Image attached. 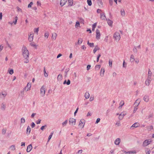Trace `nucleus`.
I'll use <instances>...</instances> for the list:
<instances>
[{
	"label": "nucleus",
	"instance_id": "51",
	"mask_svg": "<svg viewBox=\"0 0 154 154\" xmlns=\"http://www.w3.org/2000/svg\"><path fill=\"white\" fill-rule=\"evenodd\" d=\"M9 73L11 75L12 74L14 73V70H13L12 69H11L9 71Z\"/></svg>",
	"mask_w": 154,
	"mask_h": 154
},
{
	"label": "nucleus",
	"instance_id": "36",
	"mask_svg": "<svg viewBox=\"0 0 154 154\" xmlns=\"http://www.w3.org/2000/svg\"><path fill=\"white\" fill-rule=\"evenodd\" d=\"M97 26V23H95L92 26V31H94V29Z\"/></svg>",
	"mask_w": 154,
	"mask_h": 154
},
{
	"label": "nucleus",
	"instance_id": "62",
	"mask_svg": "<svg viewBox=\"0 0 154 154\" xmlns=\"http://www.w3.org/2000/svg\"><path fill=\"white\" fill-rule=\"evenodd\" d=\"M100 119L99 118H98L97 119L96 121V122L95 123L97 124L100 121Z\"/></svg>",
	"mask_w": 154,
	"mask_h": 154
},
{
	"label": "nucleus",
	"instance_id": "34",
	"mask_svg": "<svg viewBox=\"0 0 154 154\" xmlns=\"http://www.w3.org/2000/svg\"><path fill=\"white\" fill-rule=\"evenodd\" d=\"M121 15L123 17L125 15V13L124 9H122L121 10Z\"/></svg>",
	"mask_w": 154,
	"mask_h": 154
},
{
	"label": "nucleus",
	"instance_id": "47",
	"mask_svg": "<svg viewBox=\"0 0 154 154\" xmlns=\"http://www.w3.org/2000/svg\"><path fill=\"white\" fill-rule=\"evenodd\" d=\"M98 4L102 5L103 4V3L102 1V0H98Z\"/></svg>",
	"mask_w": 154,
	"mask_h": 154
},
{
	"label": "nucleus",
	"instance_id": "32",
	"mask_svg": "<svg viewBox=\"0 0 154 154\" xmlns=\"http://www.w3.org/2000/svg\"><path fill=\"white\" fill-rule=\"evenodd\" d=\"M31 131V128L29 126H28L26 129V134H29Z\"/></svg>",
	"mask_w": 154,
	"mask_h": 154
},
{
	"label": "nucleus",
	"instance_id": "2",
	"mask_svg": "<svg viewBox=\"0 0 154 154\" xmlns=\"http://www.w3.org/2000/svg\"><path fill=\"white\" fill-rule=\"evenodd\" d=\"M152 140L151 139H146L143 142L142 146L143 147H146L150 144L152 142Z\"/></svg>",
	"mask_w": 154,
	"mask_h": 154
},
{
	"label": "nucleus",
	"instance_id": "64",
	"mask_svg": "<svg viewBox=\"0 0 154 154\" xmlns=\"http://www.w3.org/2000/svg\"><path fill=\"white\" fill-rule=\"evenodd\" d=\"M91 67V66L90 65H88L87 66V70H89Z\"/></svg>",
	"mask_w": 154,
	"mask_h": 154
},
{
	"label": "nucleus",
	"instance_id": "59",
	"mask_svg": "<svg viewBox=\"0 0 154 154\" xmlns=\"http://www.w3.org/2000/svg\"><path fill=\"white\" fill-rule=\"evenodd\" d=\"M79 19L80 21L82 23H83L84 21V19L82 18H79Z\"/></svg>",
	"mask_w": 154,
	"mask_h": 154
},
{
	"label": "nucleus",
	"instance_id": "42",
	"mask_svg": "<svg viewBox=\"0 0 154 154\" xmlns=\"http://www.w3.org/2000/svg\"><path fill=\"white\" fill-rule=\"evenodd\" d=\"M11 149L12 150H15V146L14 145H11L10 147Z\"/></svg>",
	"mask_w": 154,
	"mask_h": 154
},
{
	"label": "nucleus",
	"instance_id": "54",
	"mask_svg": "<svg viewBox=\"0 0 154 154\" xmlns=\"http://www.w3.org/2000/svg\"><path fill=\"white\" fill-rule=\"evenodd\" d=\"M80 25L78 21H77L76 22V24L75 25V27H77L79 26Z\"/></svg>",
	"mask_w": 154,
	"mask_h": 154
},
{
	"label": "nucleus",
	"instance_id": "48",
	"mask_svg": "<svg viewBox=\"0 0 154 154\" xmlns=\"http://www.w3.org/2000/svg\"><path fill=\"white\" fill-rule=\"evenodd\" d=\"M100 65H97L95 66V68L96 69H97L98 70L99 69L100 67Z\"/></svg>",
	"mask_w": 154,
	"mask_h": 154
},
{
	"label": "nucleus",
	"instance_id": "23",
	"mask_svg": "<svg viewBox=\"0 0 154 154\" xmlns=\"http://www.w3.org/2000/svg\"><path fill=\"white\" fill-rule=\"evenodd\" d=\"M90 96V94L88 92H86L85 94V97L86 99H88L89 98Z\"/></svg>",
	"mask_w": 154,
	"mask_h": 154
},
{
	"label": "nucleus",
	"instance_id": "19",
	"mask_svg": "<svg viewBox=\"0 0 154 154\" xmlns=\"http://www.w3.org/2000/svg\"><path fill=\"white\" fill-rule=\"evenodd\" d=\"M69 4L68 6H71L73 5V0H67Z\"/></svg>",
	"mask_w": 154,
	"mask_h": 154
},
{
	"label": "nucleus",
	"instance_id": "38",
	"mask_svg": "<svg viewBox=\"0 0 154 154\" xmlns=\"http://www.w3.org/2000/svg\"><path fill=\"white\" fill-rule=\"evenodd\" d=\"M53 132H52L51 133L50 135L49 136L48 139V141H49L50 140L51 138L53 135Z\"/></svg>",
	"mask_w": 154,
	"mask_h": 154
},
{
	"label": "nucleus",
	"instance_id": "1",
	"mask_svg": "<svg viewBox=\"0 0 154 154\" xmlns=\"http://www.w3.org/2000/svg\"><path fill=\"white\" fill-rule=\"evenodd\" d=\"M22 53L24 58L25 59V60L24 61L25 63H27L29 62V54L28 50L24 46L22 47Z\"/></svg>",
	"mask_w": 154,
	"mask_h": 154
},
{
	"label": "nucleus",
	"instance_id": "10",
	"mask_svg": "<svg viewBox=\"0 0 154 154\" xmlns=\"http://www.w3.org/2000/svg\"><path fill=\"white\" fill-rule=\"evenodd\" d=\"M69 124H72L74 125L75 124V119L72 118H70L69 119Z\"/></svg>",
	"mask_w": 154,
	"mask_h": 154
},
{
	"label": "nucleus",
	"instance_id": "25",
	"mask_svg": "<svg viewBox=\"0 0 154 154\" xmlns=\"http://www.w3.org/2000/svg\"><path fill=\"white\" fill-rule=\"evenodd\" d=\"M57 34L56 33H54L52 34L51 38L53 40H55L56 39Z\"/></svg>",
	"mask_w": 154,
	"mask_h": 154
},
{
	"label": "nucleus",
	"instance_id": "49",
	"mask_svg": "<svg viewBox=\"0 0 154 154\" xmlns=\"http://www.w3.org/2000/svg\"><path fill=\"white\" fill-rule=\"evenodd\" d=\"M33 4V3L32 2H30V3L28 5V7L29 8H31Z\"/></svg>",
	"mask_w": 154,
	"mask_h": 154
},
{
	"label": "nucleus",
	"instance_id": "16",
	"mask_svg": "<svg viewBox=\"0 0 154 154\" xmlns=\"http://www.w3.org/2000/svg\"><path fill=\"white\" fill-rule=\"evenodd\" d=\"M105 72V69L103 68H102L100 72V75L102 76L103 77L104 76V73Z\"/></svg>",
	"mask_w": 154,
	"mask_h": 154
},
{
	"label": "nucleus",
	"instance_id": "37",
	"mask_svg": "<svg viewBox=\"0 0 154 154\" xmlns=\"http://www.w3.org/2000/svg\"><path fill=\"white\" fill-rule=\"evenodd\" d=\"M62 79V76L61 75L59 74L57 76V79L58 80H61Z\"/></svg>",
	"mask_w": 154,
	"mask_h": 154
},
{
	"label": "nucleus",
	"instance_id": "21",
	"mask_svg": "<svg viewBox=\"0 0 154 154\" xmlns=\"http://www.w3.org/2000/svg\"><path fill=\"white\" fill-rule=\"evenodd\" d=\"M83 42V39L82 38H79L78 41L77 43H75V45H80Z\"/></svg>",
	"mask_w": 154,
	"mask_h": 154
},
{
	"label": "nucleus",
	"instance_id": "3",
	"mask_svg": "<svg viewBox=\"0 0 154 154\" xmlns=\"http://www.w3.org/2000/svg\"><path fill=\"white\" fill-rule=\"evenodd\" d=\"M113 37L116 40L118 41H119L121 38L120 34L118 32H116L114 33Z\"/></svg>",
	"mask_w": 154,
	"mask_h": 154
},
{
	"label": "nucleus",
	"instance_id": "17",
	"mask_svg": "<svg viewBox=\"0 0 154 154\" xmlns=\"http://www.w3.org/2000/svg\"><path fill=\"white\" fill-rule=\"evenodd\" d=\"M121 140L120 138H117L115 140L114 143L116 145H118L119 144Z\"/></svg>",
	"mask_w": 154,
	"mask_h": 154
},
{
	"label": "nucleus",
	"instance_id": "53",
	"mask_svg": "<svg viewBox=\"0 0 154 154\" xmlns=\"http://www.w3.org/2000/svg\"><path fill=\"white\" fill-rule=\"evenodd\" d=\"M94 97L93 96H91L89 99L90 101H92L94 100Z\"/></svg>",
	"mask_w": 154,
	"mask_h": 154
},
{
	"label": "nucleus",
	"instance_id": "24",
	"mask_svg": "<svg viewBox=\"0 0 154 154\" xmlns=\"http://www.w3.org/2000/svg\"><path fill=\"white\" fill-rule=\"evenodd\" d=\"M100 18L103 20H105V19H106L104 13H102L100 14Z\"/></svg>",
	"mask_w": 154,
	"mask_h": 154
},
{
	"label": "nucleus",
	"instance_id": "46",
	"mask_svg": "<svg viewBox=\"0 0 154 154\" xmlns=\"http://www.w3.org/2000/svg\"><path fill=\"white\" fill-rule=\"evenodd\" d=\"M38 30H39V28H35L34 29V31L35 32L37 33V34L38 32Z\"/></svg>",
	"mask_w": 154,
	"mask_h": 154
},
{
	"label": "nucleus",
	"instance_id": "27",
	"mask_svg": "<svg viewBox=\"0 0 154 154\" xmlns=\"http://www.w3.org/2000/svg\"><path fill=\"white\" fill-rule=\"evenodd\" d=\"M106 20L107 21V22L109 26H112V24L113 23L112 21L109 19H106Z\"/></svg>",
	"mask_w": 154,
	"mask_h": 154
},
{
	"label": "nucleus",
	"instance_id": "31",
	"mask_svg": "<svg viewBox=\"0 0 154 154\" xmlns=\"http://www.w3.org/2000/svg\"><path fill=\"white\" fill-rule=\"evenodd\" d=\"M125 152L127 154H135L136 153V152L135 151H125Z\"/></svg>",
	"mask_w": 154,
	"mask_h": 154
},
{
	"label": "nucleus",
	"instance_id": "39",
	"mask_svg": "<svg viewBox=\"0 0 154 154\" xmlns=\"http://www.w3.org/2000/svg\"><path fill=\"white\" fill-rule=\"evenodd\" d=\"M25 119L22 117L21 119H20V123H24L25 122Z\"/></svg>",
	"mask_w": 154,
	"mask_h": 154
},
{
	"label": "nucleus",
	"instance_id": "14",
	"mask_svg": "<svg viewBox=\"0 0 154 154\" xmlns=\"http://www.w3.org/2000/svg\"><path fill=\"white\" fill-rule=\"evenodd\" d=\"M32 149V145L31 144L29 145L27 147L26 151L27 152H29Z\"/></svg>",
	"mask_w": 154,
	"mask_h": 154
},
{
	"label": "nucleus",
	"instance_id": "58",
	"mask_svg": "<svg viewBox=\"0 0 154 154\" xmlns=\"http://www.w3.org/2000/svg\"><path fill=\"white\" fill-rule=\"evenodd\" d=\"M35 126V124L34 122H32L31 124V127L32 128H34Z\"/></svg>",
	"mask_w": 154,
	"mask_h": 154
},
{
	"label": "nucleus",
	"instance_id": "52",
	"mask_svg": "<svg viewBox=\"0 0 154 154\" xmlns=\"http://www.w3.org/2000/svg\"><path fill=\"white\" fill-rule=\"evenodd\" d=\"M41 120L39 119L37 121H36L35 123L37 124H38L40 123Z\"/></svg>",
	"mask_w": 154,
	"mask_h": 154
},
{
	"label": "nucleus",
	"instance_id": "7",
	"mask_svg": "<svg viewBox=\"0 0 154 154\" xmlns=\"http://www.w3.org/2000/svg\"><path fill=\"white\" fill-rule=\"evenodd\" d=\"M85 123V121L84 119L81 120L79 125V127L83 128L84 127Z\"/></svg>",
	"mask_w": 154,
	"mask_h": 154
},
{
	"label": "nucleus",
	"instance_id": "9",
	"mask_svg": "<svg viewBox=\"0 0 154 154\" xmlns=\"http://www.w3.org/2000/svg\"><path fill=\"white\" fill-rule=\"evenodd\" d=\"M31 87V84L29 83H28L27 85L24 88V90L28 91L30 90V88Z\"/></svg>",
	"mask_w": 154,
	"mask_h": 154
},
{
	"label": "nucleus",
	"instance_id": "8",
	"mask_svg": "<svg viewBox=\"0 0 154 154\" xmlns=\"http://www.w3.org/2000/svg\"><path fill=\"white\" fill-rule=\"evenodd\" d=\"M100 34L99 30L97 29L96 30V38L97 39H99L100 38Z\"/></svg>",
	"mask_w": 154,
	"mask_h": 154
},
{
	"label": "nucleus",
	"instance_id": "20",
	"mask_svg": "<svg viewBox=\"0 0 154 154\" xmlns=\"http://www.w3.org/2000/svg\"><path fill=\"white\" fill-rule=\"evenodd\" d=\"M5 104L4 103H2L1 106V109L3 110H5Z\"/></svg>",
	"mask_w": 154,
	"mask_h": 154
},
{
	"label": "nucleus",
	"instance_id": "44",
	"mask_svg": "<svg viewBox=\"0 0 154 154\" xmlns=\"http://www.w3.org/2000/svg\"><path fill=\"white\" fill-rule=\"evenodd\" d=\"M133 52L135 53H137V48L136 47H134L133 48Z\"/></svg>",
	"mask_w": 154,
	"mask_h": 154
},
{
	"label": "nucleus",
	"instance_id": "40",
	"mask_svg": "<svg viewBox=\"0 0 154 154\" xmlns=\"http://www.w3.org/2000/svg\"><path fill=\"white\" fill-rule=\"evenodd\" d=\"M68 122L67 120H65L64 122L62 123V125L63 127L65 126L67 124Z\"/></svg>",
	"mask_w": 154,
	"mask_h": 154
},
{
	"label": "nucleus",
	"instance_id": "60",
	"mask_svg": "<svg viewBox=\"0 0 154 154\" xmlns=\"http://www.w3.org/2000/svg\"><path fill=\"white\" fill-rule=\"evenodd\" d=\"M24 90H24V89H23V90L21 91H20V94H21V95H23L24 94Z\"/></svg>",
	"mask_w": 154,
	"mask_h": 154
},
{
	"label": "nucleus",
	"instance_id": "41",
	"mask_svg": "<svg viewBox=\"0 0 154 154\" xmlns=\"http://www.w3.org/2000/svg\"><path fill=\"white\" fill-rule=\"evenodd\" d=\"M87 2L89 6H91L92 5V2L91 0H87Z\"/></svg>",
	"mask_w": 154,
	"mask_h": 154
},
{
	"label": "nucleus",
	"instance_id": "26",
	"mask_svg": "<svg viewBox=\"0 0 154 154\" xmlns=\"http://www.w3.org/2000/svg\"><path fill=\"white\" fill-rule=\"evenodd\" d=\"M140 101H139V103H137V106H136L134 107V109L133 110V112L134 113H135L136 112V111L137 110V109H138L137 107H138V106L139 105L140 103Z\"/></svg>",
	"mask_w": 154,
	"mask_h": 154
},
{
	"label": "nucleus",
	"instance_id": "6",
	"mask_svg": "<svg viewBox=\"0 0 154 154\" xmlns=\"http://www.w3.org/2000/svg\"><path fill=\"white\" fill-rule=\"evenodd\" d=\"M127 112H121L120 114L119 117V119L120 120H122L123 119L124 116L127 114Z\"/></svg>",
	"mask_w": 154,
	"mask_h": 154
},
{
	"label": "nucleus",
	"instance_id": "50",
	"mask_svg": "<svg viewBox=\"0 0 154 154\" xmlns=\"http://www.w3.org/2000/svg\"><path fill=\"white\" fill-rule=\"evenodd\" d=\"M112 61L111 60H109V65L111 67H112Z\"/></svg>",
	"mask_w": 154,
	"mask_h": 154
},
{
	"label": "nucleus",
	"instance_id": "30",
	"mask_svg": "<svg viewBox=\"0 0 154 154\" xmlns=\"http://www.w3.org/2000/svg\"><path fill=\"white\" fill-rule=\"evenodd\" d=\"M145 153L146 154H150L151 152L150 150L148 148L145 149Z\"/></svg>",
	"mask_w": 154,
	"mask_h": 154
},
{
	"label": "nucleus",
	"instance_id": "18",
	"mask_svg": "<svg viewBox=\"0 0 154 154\" xmlns=\"http://www.w3.org/2000/svg\"><path fill=\"white\" fill-rule=\"evenodd\" d=\"M67 2V0H61L60 5L61 6L64 5Z\"/></svg>",
	"mask_w": 154,
	"mask_h": 154
},
{
	"label": "nucleus",
	"instance_id": "56",
	"mask_svg": "<svg viewBox=\"0 0 154 154\" xmlns=\"http://www.w3.org/2000/svg\"><path fill=\"white\" fill-rule=\"evenodd\" d=\"M49 36V34L48 32L45 33V37L48 38Z\"/></svg>",
	"mask_w": 154,
	"mask_h": 154
},
{
	"label": "nucleus",
	"instance_id": "55",
	"mask_svg": "<svg viewBox=\"0 0 154 154\" xmlns=\"http://www.w3.org/2000/svg\"><path fill=\"white\" fill-rule=\"evenodd\" d=\"M47 127V125H45L42 126L41 128V129L42 130H43L45 127Z\"/></svg>",
	"mask_w": 154,
	"mask_h": 154
},
{
	"label": "nucleus",
	"instance_id": "35",
	"mask_svg": "<svg viewBox=\"0 0 154 154\" xmlns=\"http://www.w3.org/2000/svg\"><path fill=\"white\" fill-rule=\"evenodd\" d=\"M43 72L44 73V76L46 77H47L48 76V73H46V72L45 67L44 68Z\"/></svg>",
	"mask_w": 154,
	"mask_h": 154
},
{
	"label": "nucleus",
	"instance_id": "13",
	"mask_svg": "<svg viewBox=\"0 0 154 154\" xmlns=\"http://www.w3.org/2000/svg\"><path fill=\"white\" fill-rule=\"evenodd\" d=\"M33 39V34H30L29 35L28 39L29 42H32Z\"/></svg>",
	"mask_w": 154,
	"mask_h": 154
},
{
	"label": "nucleus",
	"instance_id": "12",
	"mask_svg": "<svg viewBox=\"0 0 154 154\" xmlns=\"http://www.w3.org/2000/svg\"><path fill=\"white\" fill-rule=\"evenodd\" d=\"M143 100L146 102H148L149 100V98L148 95H146L143 97Z\"/></svg>",
	"mask_w": 154,
	"mask_h": 154
},
{
	"label": "nucleus",
	"instance_id": "11",
	"mask_svg": "<svg viewBox=\"0 0 154 154\" xmlns=\"http://www.w3.org/2000/svg\"><path fill=\"white\" fill-rule=\"evenodd\" d=\"M151 81V78L149 79V78H147L145 82V84L147 86H149L150 83Z\"/></svg>",
	"mask_w": 154,
	"mask_h": 154
},
{
	"label": "nucleus",
	"instance_id": "33",
	"mask_svg": "<svg viewBox=\"0 0 154 154\" xmlns=\"http://www.w3.org/2000/svg\"><path fill=\"white\" fill-rule=\"evenodd\" d=\"M125 104L124 101L123 100H122L120 102V106L119 108H121Z\"/></svg>",
	"mask_w": 154,
	"mask_h": 154
},
{
	"label": "nucleus",
	"instance_id": "61",
	"mask_svg": "<svg viewBox=\"0 0 154 154\" xmlns=\"http://www.w3.org/2000/svg\"><path fill=\"white\" fill-rule=\"evenodd\" d=\"M82 150H79L78 152H77V154H81V153H82Z\"/></svg>",
	"mask_w": 154,
	"mask_h": 154
},
{
	"label": "nucleus",
	"instance_id": "5",
	"mask_svg": "<svg viewBox=\"0 0 154 154\" xmlns=\"http://www.w3.org/2000/svg\"><path fill=\"white\" fill-rule=\"evenodd\" d=\"M40 93L42 97L45 96V90L44 85L42 86L40 89Z\"/></svg>",
	"mask_w": 154,
	"mask_h": 154
},
{
	"label": "nucleus",
	"instance_id": "45",
	"mask_svg": "<svg viewBox=\"0 0 154 154\" xmlns=\"http://www.w3.org/2000/svg\"><path fill=\"white\" fill-rule=\"evenodd\" d=\"M15 21H14L13 23H14L15 25L16 24L17 22V20H18V17L17 16H16L15 18Z\"/></svg>",
	"mask_w": 154,
	"mask_h": 154
},
{
	"label": "nucleus",
	"instance_id": "15",
	"mask_svg": "<svg viewBox=\"0 0 154 154\" xmlns=\"http://www.w3.org/2000/svg\"><path fill=\"white\" fill-rule=\"evenodd\" d=\"M139 126H140V124L138 123L135 122L131 126V128H132L133 127L137 128V127H139Z\"/></svg>",
	"mask_w": 154,
	"mask_h": 154
},
{
	"label": "nucleus",
	"instance_id": "28",
	"mask_svg": "<svg viewBox=\"0 0 154 154\" xmlns=\"http://www.w3.org/2000/svg\"><path fill=\"white\" fill-rule=\"evenodd\" d=\"M100 50V48L98 47L97 45L95 46L93 50V52L94 54H95L96 51L97 50Z\"/></svg>",
	"mask_w": 154,
	"mask_h": 154
},
{
	"label": "nucleus",
	"instance_id": "63",
	"mask_svg": "<svg viewBox=\"0 0 154 154\" xmlns=\"http://www.w3.org/2000/svg\"><path fill=\"white\" fill-rule=\"evenodd\" d=\"M116 125H117L118 126H120L121 125L120 124V122H117L116 123Z\"/></svg>",
	"mask_w": 154,
	"mask_h": 154
},
{
	"label": "nucleus",
	"instance_id": "22",
	"mask_svg": "<svg viewBox=\"0 0 154 154\" xmlns=\"http://www.w3.org/2000/svg\"><path fill=\"white\" fill-rule=\"evenodd\" d=\"M134 55L131 54L130 56V61L131 63H133L134 61Z\"/></svg>",
	"mask_w": 154,
	"mask_h": 154
},
{
	"label": "nucleus",
	"instance_id": "4",
	"mask_svg": "<svg viewBox=\"0 0 154 154\" xmlns=\"http://www.w3.org/2000/svg\"><path fill=\"white\" fill-rule=\"evenodd\" d=\"M7 95V93L6 91H2L0 93V98L4 99Z\"/></svg>",
	"mask_w": 154,
	"mask_h": 154
},
{
	"label": "nucleus",
	"instance_id": "29",
	"mask_svg": "<svg viewBox=\"0 0 154 154\" xmlns=\"http://www.w3.org/2000/svg\"><path fill=\"white\" fill-rule=\"evenodd\" d=\"M152 75V72L150 69H149L148 75V78H149V79L151 78Z\"/></svg>",
	"mask_w": 154,
	"mask_h": 154
},
{
	"label": "nucleus",
	"instance_id": "43",
	"mask_svg": "<svg viewBox=\"0 0 154 154\" xmlns=\"http://www.w3.org/2000/svg\"><path fill=\"white\" fill-rule=\"evenodd\" d=\"M17 9L18 12H20L21 13H22V9L20 8L19 7H17Z\"/></svg>",
	"mask_w": 154,
	"mask_h": 154
},
{
	"label": "nucleus",
	"instance_id": "57",
	"mask_svg": "<svg viewBox=\"0 0 154 154\" xmlns=\"http://www.w3.org/2000/svg\"><path fill=\"white\" fill-rule=\"evenodd\" d=\"M109 1L110 5L112 6L113 4V0H109Z\"/></svg>",
	"mask_w": 154,
	"mask_h": 154
}]
</instances>
